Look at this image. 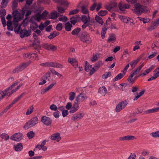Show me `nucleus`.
Here are the masks:
<instances>
[{"mask_svg":"<svg viewBox=\"0 0 159 159\" xmlns=\"http://www.w3.org/2000/svg\"><path fill=\"white\" fill-rule=\"evenodd\" d=\"M134 7L135 8L133 10V12L139 16L142 13H147L149 12V10L147 9V7L143 6L140 3L135 4Z\"/></svg>","mask_w":159,"mask_h":159,"instance_id":"1","label":"nucleus"},{"mask_svg":"<svg viewBox=\"0 0 159 159\" xmlns=\"http://www.w3.org/2000/svg\"><path fill=\"white\" fill-rule=\"evenodd\" d=\"M78 37L80 40L84 43L89 44L91 42V39L89 34L85 31L81 32L79 34Z\"/></svg>","mask_w":159,"mask_h":159,"instance_id":"2","label":"nucleus"},{"mask_svg":"<svg viewBox=\"0 0 159 159\" xmlns=\"http://www.w3.org/2000/svg\"><path fill=\"white\" fill-rule=\"evenodd\" d=\"M38 123V118L37 116H35L29 120L25 125L23 128L25 129H27L36 125Z\"/></svg>","mask_w":159,"mask_h":159,"instance_id":"3","label":"nucleus"},{"mask_svg":"<svg viewBox=\"0 0 159 159\" xmlns=\"http://www.w3.org/2000/svg\"><path fill=\"white\" fill-rule=\"evenodd\" d=\"M30 63H23L19 66H17L12 71V72L14 73H18L22 71L30 65Z\"/></svg>","mask_w":159,"mask_h":159,"instance_id":"4","label":"nucleus"},{"mask_svg":"<svg viewBox=\"0 0 159 159\" xmlns=\"http://www.w3.org/2000/svg\"><path fill=\"white\" fill-rule=\"evenodd\" d=\"M40 42L38 39H35L34 40L32 45L34 48L35 50L34 52L36 53H40V50L41 49V46L40 45Z\"/></svg>","mask_w":159,"mask_h":159,"instance_id":"5","label":"nucleus"},{"mask_svg":"<svg viewBox=\"0 0 159 159\" xmlns=\"http://www.w3.org/2000/svg\"><path fill=\"white\" fill-rule=\"evenodd\" d=\"M41 121L44 125L47 126H51L52 122V120L50 118L46 116L42 117Z\"/></svg>","mask_w":159,"mask_h":159,"instance_id":"6","label":"nucleus"},{"mask_svg":"<svg viewBox=\"0 0 159 159\" xmlns=\"http://www.w3.org/2000/svg\"><path fill=\"white\" fill-rule=\"evenodd\" d=\"M127 104L126 101L125 100L119 103L117 105L116 108V111L118 112L124 108Z\"/></svg>","mask_w":159,"mask_h":159,"instance_id":"7","label":"nucleus"},{"mask_svg":"<svg viewBox=\"0 0 159 159\" xmlns=\"http://www.w3.org/2000/svg\"><path fill=\"white\" fill-rule=\"evenodd\" d=\"M23 137V134L20 133H17L14 134L12 135L10 139L11 140L16 141H20Z\"/></svg>","mask_w":159,"mask_h":159,"instance_id":"8","label":"nucleus"},{"mask_svg":"<svg viewBox=\"0 0 159 159\" xmlns=\"http://www.w3.org/2000/svg\"><path fill=\"white\" fill-rule=\"evenodd\" d=\"M84 116V113L78 112L73 115L71 117V120L76 122L81 119Z\"/></svg>","mask_w":159,"mask_h":159,"instance_id":"9","label":"nucleus"},{"mask_svg":"<svg viewBox=\"0 0 159 159\" xmlns=\"http://www.w3.org/2000/svg\"><path fill=\"white\" fill-rule=\"evenodd\" d=\"M31 30H28L26 29H21L20 33V35L21 38H23L25 37H28L31 34Z\"/></svg>","mask_w":159,"mask_h":159,"instance_id":"10","label":"nucleus"},{"mask_svg":"<svg viewBox=\"0 0 159 159\" xmlns=\"http://www.w3.org/2000/svg\"><path fill=\"white\" fill-rule=\"evenodd\" d=\"M81 20L84 24H87L88 23H89L90 22L94 23V20H93V21L92 20L90 21L89 13L88 14V17L84 15H82Z\"/></svg>","mask_w":159,"mask_h":159,"instance_id":"11","label":"nucleus"},{"mask_svg":"<svg viewBox=\"0 0 159 159\" xmlns=\"http://www.w3.org/2000/svg\"><path fill=\"white\" fill-rule=\"evenodd\" d=\"M79 108V103L75 101L74 104L72 105L69 112L70 113H73L77 111Z\"/></svg>","mask_w":159,"mask_h":159,"instance_id":"12","label":"nucleus"},{"mask_svg":"<svg viewBox=\"0 0 159 159\" xmlns=\"http://www.w3.org/2000/svg\"><path fill=\"white\" fill-rule=\"evenodd\" d=\"M60 135V133L58 132L53 134L51 135L50 139L51 140H56L57 142H59L61 139Z\"/></svg>","mask_w":159,"mask_h":159,"instance_id":"13","label":"nucleus"},{"mask_svg":"<svg viewBox=\"0 0 159 159\" xmlns=\"http://www.w3.org/2000/svg\"><path fill=\"white\" fill-rule=\"evenodd\" d=\"M68 62L72 65L75 68H77L78 66V62L74 58H69Z\"/></svg>","mask_w":159,"mask_h":159,"instance_id":"14","label":"nucleus"},{"mask_svg":"<svg viewBox=\"0 0 159 159\" xmlns=\"http://www.w3.org/2000/svg\"><path fill=\"white\" fill-rule=\"evenodd\" d=\"M86 98V96L84 95V93H80L76 98L75 101L79 104L84 101Z\"/></svg>","mask_w":159,"mask_h":159,"instance_id":"15","label":"nucleus"},{"mask_svg":"<svg viewBox=\"0 0 159 159\" xmlns=\"http://www.w3.org/2000/svg\"><path fill=\"white\" fill-rule=\"evenodd\" d=\"M48 67H56L59 68H63V66L57 62H48Z\"/></svg>","mask_w":159,"mask_h":159,"instance_id":"16","label":"nucleus"},{"mask_svg":"<svg viewBox=\"0 0 159 159\" xmlns=\"http://www.w3.org/2000/svg\"><path fill=\"white\" fill-rule=\"evenodd\" d=\"M159 25V18L154 21L152 25L148 29V30H152L155 29Z\"/></svg>","mask_w":159,"mask_h":159,"instance_id":"17","label":"nucleus"},{"mask_svg":"<svg viewBox=\"0 0 159 159\" xmlns=\"http://www.w3.org/2000/svg\"><path fill=\"white\" fill-rule=\"evenodd\" d=\"M85 3L87 4V6L83 5L81 6V11L84 14H87L89 13V11L87 8V6L89 4V2L86 1Z\"/></svg>","mask_w":159,"mask_h":159,"instance_id":"18","label":"nucleus"},{"mask_svg":"<svg viewBox=\"0 0 159 159\" xmlns=\"http://www.w3.org/2000/svg\"><path fill=\"white\" fill-rule=\"evenodd\" d=\"M116 40V35L113 33L109 34V36L107 42L109 43H113Z\"/></svg>","mask_w":159,"mask_h":159,"instance_id":"19","label":"nucleus"},{"mask_svg":"<svg viewBox=\"0 0 159 159\" xmlns=\"http://www.w3.org/2000/svg\"><path fill=\"white\" fill-rule=\"evenodd\" d=\"M122 5L124 7V8H122L121 6V3H120L118 5V7L120 10L122 11V13H124V11L126 9L129 8L130 6L128 4L122 3Z\"/></svg>","mask_w":159,"mask_h":159,"instance_id":"20","label":"nucleus"},{"mask_svg":"<svg viewBox=\"0 0 159 159\" xmlns=\"http://www.w3.org/2000/svg\"><path fill=\"white\" fill-rule=\"evenodd\" d=\"M135 138V137L132 135H127L125 136L120 137L119 140L121 141L132 140Z\"/></svg>","mask_w":159,"mask_h":159,"instance_id":"21","label":"nucleus"},{"mask_svg":"<svg viewBox=\"0 0 159 159\" xmlns=\"http://www.w3.org/2000/svg\"><path fill=\"white\" fill-rule=\"evenodd\" d=\"M117 5V3L116 2H112L110 3L109 5H107L106 7V8L110 11L112 8L116 7Z\"/></svg>","mask_w":159,"mask_h":159,"instance_id":"22","label":"nucleus"},{"mask_svg":"<svg viewBox=\"0 0 159 159\" xmlns=\"http://www.w3.org/2000/svg\"><path fill=\"white\" fill-rule=\"evenodd\" d=\"M98 93L101 94L105 96L107 93V90L105 86H102L100 87L99 89Z\"/></svg>","mask_w":159,"mask_h":159,"instance_id":"23","label":"nucleus"},{"mask_svg":"<svg viewBox=\"0 0 159 159\" xmlns=\"http://www.w3.org/2000/svg\"><path fill=\"white\" fill-rule=\"evenodd\" d=\"M15 150L17 151H20L23 148V145L22 143H18L14 146Z\"/></svg>","mask_w":159,"mask_h":159,"instance_id":"24","label":"nucleus"},{"mask_svg":"<svg viewBox=\"0 0 159 159\" xmlns=\"http://www.w3.org/2000/svg\"><path fill=\"white\" fill-rule=\"evenodd\" d=\"M41 15H40L39 13H38L34 16H32L31 18H34V19L37 21L38 22L40 21L42 18Z\"/></svg>","mask_w":159,"mask_h":159,"instance_id":"25","label":"nucleus"},{"mask_svg":"<svg viewBox=\"0 0 159 159\" xmlns=\"http://www.w3.org/2000/svg\"><path fill=\"white\" fill-rule=\"evenodd\" d=\"M119 18L120 20L125 23H129V18L125 16H120Z\"/></svg>","mask_w":159,"mask_h":159,"instance_id":"26","label":"nucleus"},{"mask_svg":"<svg viewBox=\"0 0 159 159\" xmlns=\"http://www.w3.org/2000/svg\"><path fill=\"white\" fill-rule=\"evenodd\" d=\"M155 66L154 65H152L149 68L146 70L143 73V76H145L147 74L149 73L153 69H154Z\"/></svg>","mask_w":159,"mask_h":159,"instance_id":"27","label":"nucleus"},{"mask_svg":"<svg viewBox=\"0 0 159 159\" xmlns=\"http://www.w3.org/2000/svg\"><path fill=\"white\" fill-rule=\"evenodd\" d=\"M72 27V25L69 22H66L65 25V30L68 31H70L71 30V28Z\"/></svg>","mask_w":159,"mask_h":159,"instance_id":"28","label":"nucleus"},{"mask_svg":"<svg viewBox=\"0 0 159 159\" xmlns=\"http://www.w3.org/2000/svg\"><path fill=\"white\" fill-rule=\"evenodd\" d=\"M139 60L140 58H139L135 60H134L130 62L129 63V64L130 65L131 67L133 68H134L136 65L139 62Z\"/></svg>","mask_w":159,"mask_h":159,"instance_id":"29","label":"nucleus"},{"mask_svg":"<svg viewBox=\"0 0 159 159\" xmlns=\"http://www.w3.org/2000/svg\"><path fill=\"white\" fill-rule=\"evenodd\" d=\"M59 34V32L54 31L51 33L50 35L48 36V37L49 39H51L58 35Z\"/></svg>","mask_w":159,"mask_h":159,"instance_id":"30","label":"nucleus"},{"mask_svg":"<svg viewBox=\"0 0 159 159\" xmlns=\"http://www.w3.org/2000/svg\"><path fill=\"white\" fill-rule=\"evenodd\" d=\"M125 74V73H124V74L121 73L119 74L113 80V81L114 82L120 80L124 76Z\"/></svg>","mask_w":159,"mask_h":159,"instance_id":"31","label":"nucleus"},{"mask_svg":"<svg viewBox=\"0 0 159 159\" xmlns=\"http://www.w3.org/2000/svg\"><path fill=\"white\" fill-rule=\"evenodd\" d=\"M9 0H2L1 3L0 7L2 8H5L7 6Z\"/></svg>","mask_w":159,"mask_h":159,"instance_id":"32","label":"nucleus"},{"mask_svg":"<svg viewBox=\"0 0 159 159\" xmlns=\"http://www.w3.org/2000/svg\"><path fill=\"white\" fill-rule=\"evenodd\" d=\"M12 89L11 88H9V87L8 88H7L5 90L2 91V93L4 95H6V96H7L8 97H9L11 94V92L9 91L11 90Z\"/></svg>","mask_w":159,"mask_h":159,"instance_id":"33","label":"nucleus"},{"mask_svg":"<svg viewBox=\"0 0 159 159\" xmlns=\"http://www.w3.org/2000/svg\"><path fill=\"white\" fill-rule=\"evenodd\" d=\"M81 31V29L79 27H76L71 32V34L72 35H76L78 36L79 33Z\"/></svg>","mask_w":159,"mask_h":159,"instance_id":"34","label":"nucleus"},{"mask_svg":"<svg viewBox=\"0 0 159 159\" xmlns=\"http://www.w3.org/2000/svg\"><path fill=\"white\" fill-rule=\"evenodd\" d=\"M157 112L156 108L149 109L144 111V114H148Z\"/></svg>","mask_w":159,"mask_h":159,"instance_id":"35","label":"nucleus"},{"mask_svg":"<svg viewBox=\"0 0 159 159\" xmlns=\"http://www.w3.org/2000/svg\"><path fill=\"white\" fill-rule=\"evenodd\" d=\"M25 11H27L25 14V16L27 17L31 14V11L30 10H27V8L25 7L23 8L22 10V13L23 14L25 13Z\"/></svg>","mask_w":159,"mask_h":159,"instance_id":"36","label":"nucleus"},{"mask_svg":"<svg viewBox=\"0 0 159 159\" xmlns=\"http://www.w3.org/2000/svg\"><path fill=\"white\" fill-rule=\"evenodd\" d=\"M25 95V93H23L17 98H15L12 102L13 104H14L21 99L22 97Z\"/></svg>","mask_w":159,"mask_h":159,"instance_id":"37","label":"nucleus"},{"mask_svg":"<svg viewBox=\"0 0 159 159\" xmlns=\"http://www.w3.org/2000/svg\"><path fill=\"white\" fill-rule=\"evenodd\" d=\"M95 19L97 22L101 24V25H103V21L101 17L97 15L95 16Z\"/></svg>","mask_w":159,"mask_h":159,"instance_id":"38","label":"nucleus"},{"mask_svg":"<svg viewBox=\"0 0 159 159\" xmlns=\"http://www.w3.org/2000/svg\"><path fill=\"white\" fill-rule=\"evenodd\" d=\"M35 55V58H36L38 57V55L37 53H27V55L26 54H24V55H25V57L29 58H31V56L32 55Z\"/></svg>","mask_w":159,"mask_h":159,"instance_id":"39","label":"nucleus"},{"mask_svg":"<svg viewBox=\"0 0 159 159\" xmlns=\"http://www.w3.org/2000/svg\"><path fill=\"white\" fill-rule=\"evenodd\" d=\"M58 17V13L57 11L52 12L51 13V19H55L57 18Z\"/></svg>","mask_w":159,"mask_h":159,"instance_id":"40","label":"nucleus"},{"mask_svg":"<svg viewBox=\"0 0 159 159\" xmlns=\"http://www.w3.org/2000/svg\"><path fill=\"white\" fill-rule=\"evenodd\" d=\"M17 0H14L12 2V10H15L18 5Z\"/></svg>","mask_w":159,"mask_h":159,"instance_id":"41","label":"nucleus"},{"mask_svg":"<svg viewBox=\"0 0 159 159\" xmlns=\"http://www.w3.org/2000/svg\"><path fill=\"white\" fill-rule=\"evenodd\" d=\"M69 100L71 101L73 100L75 96V93L74 92H71L69 93Z\"/></svg>","mask_w":159,"mask_h":159,"instance_id":"42","label":"nucleus"},{"mask_svg":"<svg viewBox=\"0 0 159 159\" xmlns=\"http://www.w3.org/2000/svg\"><path fill=\"white\" fill-rule=\"evenodd\" d=\"M1 137L2 139H4L6 141L9 138V136L5 133H3L1 134Z\"/></svg>","mask_w":159,"mask_h":159,"instance_id":"43","label":"nucleus"},{"mask_svg":"<svg viewBox=\"0 0 159 159\" xmlns=\"http://www.w3.org/2000/svg\"><path fill=\"white\" fill-rule=\"evenodd\" d=\"M102 64V61H98L94 66V67L96 69V70H98Z\"/></svg>","mask_w":159,"mask_h":159,"instance_id":"44","label":"nucleus"},{"mask_svg":"<svg viewBox=\"0 0 159 159\" xmlns=\"http://www.w3.org/2000/svg\"><path fill=\"white\" fill-rule=\"evenodd\" d=\"M107 30V29L105 27L102 29L101 31V35L102 39H104L105 38V34L106 33Z\"/></svg>","mask_w":159,"mask_h":159,"instance_id":"45","label":"nucleus"},{"mask_svg":"<svg viewBox=\"0 0 159 159\" xmlns=\"http://www.w3.org/2000/svg\"><path fill=\"white\" fill-rule=\"evenodd\" d=\"M27 136L29 139L33 138L34 136V133L33 131H30L27 134Z\"/></svg>","mask_w":159,"mask_h":159,"instance_id":"46","label":"nucleus"},{"mask_svg":"<svg viewBox=\"0 0 159 159\" xmlns=\"http://www.w3.org/2000/svg\"><path fill=\"white\" fill-rule=\"evenodd\" d=\"M107 13V10H101L98 12V15L100 16H103L106 15Z\"/></svg>","mask_w":159,"mask_h":159,"instance_id":"47","label":"nucleus"},{"mask_svg":"<svg viewBox=\"0 0 159 159\" xmlns=\"http://www.w3.org/2000/svg\"><path fill=\"white\" fill-rule=\"evenodd\" d=\"M150 135L154 138L159 137V130L152 133Z\"/></svg>","mask_w":159,"mask_h":159,"instance_id":"48","label":"nucleus"},{"mask_svg":"<svg viewBox=\"0 0 159 159\" xmlns=\"http://www.w3.org/2000/svg\"><path fill=\"white\" fill-rule=\"evenodd\" d=\"M33 110L34 107H33V106H31L28 109L27 112L26 113V115H28L30 114L33 112Z\"/></svg>","mask_w":159,"mask_h":159,"instance_id":"49","label":"nucleus"},{"mask_svg":"<svg viewBox=\"0 0 159 159\" xmlns=\"http://www.w3.org/2000/svg\"><path fill=\"white\" fill-rule=\"evenodd\" d=\"M99 56V55L98 54H93V57L91 58V60L92 61H95L97 60Z\"/></svg>","mask_w":159,"mask_h":159,"instance_id":"50","label":"nucleus"},{"mask_svg":"<svg viewBox=\"0 0 159 159\" xmlns=\"http://www.w3.org/2000/svg\"><path fill=\"white\" fill-rule=\"evenodd\" d=\"M12 10V15L13 17H16L18 15H19L20 14V12L17 10Z\"/></svg>","mask_w":159,"mask_h":159,"instance_id":"51","label":"nucleus"},{"mask_svg":"<svg viewBox=\"0 0 159 159\" xmlns=\"http://www.w3.org/2000/svg\"><path fill=\"white\" fill-rule=\"evenodd\" d=\"M61 1L60 5L61 6H68L69 4L68 2L64 0H61Z\"/></svg>","mask_w":159,"mask_h":159,"instance_id":"52","label":"nucleus"},{"mask_svg":"<svg viewBox=\"0 0 159 159\" xmlns=\"http://www.w3.org/2000/svg\"><path fill=\"white\" fill-rule=\"evenodd\" d=\"M143 66V64H142L141 66L137 67L136 69L134 71V72L136 75L137 74L139 71L141 70Z\"/></svg>","mask_w":159,"mask_h":159,"instance_id":"53","label":"nucleus"},{"mask_svg":"<svg viewBox=\"0 0 159 159\" xmlns=\"http://www.w3.org/2000/svg\"><path fill=\"white\" fill-rule=\"evenodd\" d=\"M57 8L59 12L62 13L65 12V9L63 7L60 6H57Z\"/></svg>","mask_w":159,"mask_h":159,"instance_id":"54","label":"nucleus"},{"mask_svg":"<svg viewBox=\"0 0 159 159\" xmlns=\"http://www.w3.org/2000/svg\"><path fill=\"white\" fill-rule=\"evenodd\" d=\"M57 49V47L55 46L54 45H52V44H50L49 45V49L48 50H52L53 51H56Z\"/></svg>","mask_w":159,"mask_h":159,"instance_id":"55","label":"nucleus"},{"mask_svg":"<svg viewBox=\"0 0 159 159\" xmlns=\"http://www.w3.org/2000/svg\"><path fill=\"white\" fill-rule=\"evenodd\" d=\"M56 30L58 31H61L62 29V24L59 23L57 24L56 27Z\"/></svg>","mask_w":159,"mask_h":159,"instance_id":"56","label":"nucleus"},{"mask_svg":"<svg viewBox=\"0 0 159 159\" xmlns=\"http://www.w3.org/2000/svg\"><path fill=\"white\" fill-rule=\"evenodd\" d=\"M55 84V83H52L50 84V85H48L47 87L45 89H46L47 92L48 91H49L50 89H51Z\"/></svg>","mask_w":159,"mask_h":159,"instance_id":"57","label":"nucleus"},{"mask_svg":"<svg viewBox=\"0 0 159 159\" xmlns=\"http://www.w3.org/2000/svg\"><path fill=\"white\" fill-rule=\"evenodd\" d=\"M6 14L5 9H2L0 11V17H4Z\"/></svg>","mask_w":159,"mask_h":159,"instance_id":"58","label":"nucleus"},{"mask_svg":"<svg viewBox=\"0 0 159 159\" xmlns=\"http://www.w3.org/2000/svg\"><path fill=\"white\" fill-rule=\"evenodd\" d=\"M70 22L73 25H75L76 23H77L78 21H79L78 20H76L75 18H72V17L70 18Z\"/></svg>","mask_w":159,"mask_h":159,"instance_id":"59","label":"nucleus"},{"mask_svg":"<svg viewBox=\"0 0 159 159\" xmlns=\"http://www.w3.org/2000/svg\"><path fill=\"white\" fill-rule=\"evenodd\" d=\"M79 11V10L78 9H75L70 11L69 13V15H73L77 13Z\"/></svg>","mask_w":159,"mask_h":159,"instance_id":"60","label":"nucleus"},{"mask_svg":"<svg viewBox=\"0 0 159 159\" xmlns=\"http://www.w3.org/2000/svg\"><path fill=\"white\" fill-rule=\"evenodd\" d=\"M111 76V72H108L103 74L102 75L103 78L105 79H107L108 77H110Z\"/></svg>","mask_w":159,"mask_h":159,"instance_id":"61","label":"nucleus"},{"mask_svg":"<svg viewBox=\"0 0 159 159\" xmlns=\"http://www.w3.org/2000/svg\"><path fill=\"white\" fill-rule=\"evenodd\" d=\"M50 108L52 110L56 111L57 109V107L55 105L52 104L50 106Z\"/></svg>","mask_w":159,"mask_h":159,"instance_id":"62","label":"nucleus"},{"mask_svg":"<svg viewBox=\"0 0 159 159\" xmlns=\"http://www.w3.org/2000/svg\"><path fill=\"white\" fill-rule=\"evenodd\" d=\"M97 6V4L96 3H94L90 7V10L91 11H93Z\"/></svg>","mask_w":159,"mask_h":159,"instance_id":"63","label":"nucleus"},{"mask_svg":"<svg viewBox=\"0 0 159 159\" xmlns=\"http://www.w3.org/2000/svg\"><path fill=\"white\" fill-rule=\"evenodd\" d=\"M68 111L67 110H64L62 112V115L63 117H65L68 114Z\"/></svg>","mask_w":159,"mask_h":159,"instance_id":"64","label":"nucleus"}]
</instances>
